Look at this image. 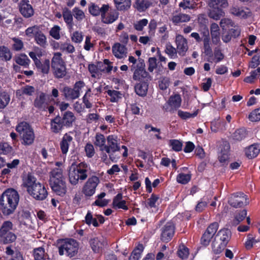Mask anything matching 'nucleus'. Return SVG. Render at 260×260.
I'll list each match as a JSON object with an SVG mask.
<instances>
[{
  "label": "nucleus",
  "instance_id": "bf43d9fd",
  "mask_svg": "<svg viewBox=\"0 0 260 260\" xmlns=\"http://www.w3.org/2000/svg\"><path fill=\"white\" fill-rule=\"evenodd\" d=\"M248 118L252 122L260 121V108L253 110L248 116Z\"/></svg>",
  "mask_w": 260,
  "mask_h": 260
},
{
  "label": "nucleus",
  "instance_id": "a19ab883",
  "mask_svg": "<svg viewBox=\"0 0 260 260\" xmlns=\"http://www.w3.org/2000/svg\"><path fill=\"white\" fill-rule=\"evenodd\" d=\"M246 131L244 128L237 129L232 135V138L235 141H241L246 138Z\"/></svg>",
  "mask_w": 260,
  "mask_h": 260
},
{
  "label": "nucleus",
  "instance_id": "603ef678",
  "mask_svg": "<svg viewBox=\"0 0 260 260\" xmlns=\"http://www.w3.org/2000/svg\"><path fill=\"white\" fill-rule=\"evenodd\" d=\"M247 215V210L243 209L238 213L235 216L233 219V223L235 225L239 224L242 221Z\"/></svg>",
  "mask_w": 260,
  "mask_h": 260
},
{
  "label": "nucleus",
  "instance_id": "69168bd1",
  "mask_svg": "<svg viewBox=\"0 0 260 260\" xmlns=\"http://www.w3.org/2000/svg\"><path fill=\"white\" fill-rule=\"evenodd\" d=\"M60 28L59 26L54 25L50 30V35L54 39L59 40L60 38Z\"/></svg>",
  "mask_w": 260,
  "mask_h": 260
},
{
  "label": "nucleus",
  "instance_id": "7c9ffc66",
  "mask_svg": "<svg viewBox=\"0 0 260 260\" xmlns=\"http://www.w3.org/2000/svg\"><path fill=\"white\" fill-rule=\"evenodd\" d=\"M72 140V137L67 134H66L62 137V140L60 143V147L63 154H66L68 152L70 143Z\"/></svg>",
  "mask_w": 260,
  "mask_h": 260
},
{
  "label": "nucleus",
  "instance_id": "4d7b16f0",
  "mask_svg": "<svg viewBox=\"0 0 260 260\" xmlns=\"http://www.w3.org/2000/svg\"><path fill=\"white\" fill-rule=\"evenodd\" d=\"M108 95L110 96V101L111 102H117L118 100L121 98L120 96V93L119 91L115 90H108L107 91Z\"/></svg>",
  "mask_w": 260,
  "mask_h": 260
},
{
  "label": "nucleus",
  "instance_id": "aec40b11",
  "mask_svg": "<svg viewBox=\"0 0 260 260\" xmlns=\"http://www.w3.org/2000/svg\"><path fill=\"white\" fill-rule=\"evenodd\" d=\"M28 0H22L19 4V11L22 15L26 18L31 17L34 11L31 5L28 4Z\"/></svg>",
  "mask_w": 260,
  "mask_h": 260
},
{
  "label": "nucleus",
  "instance_id": "f8f14e48",
  "mask_svg": "<svg viewBox=\"0 0 260 260\" xmlns=\"http://www.w3.org/2000/svg\"><path fill=\"white\" fill-rule=\"evenodd\" d=\"M120 147L117 143V137L114 135H109L107 137V145H105L102 148L109 155L110 159L112 161H116V158L113 156V153L120 150Z\"/></svg>",
  "mask_w": 260,
  "mask_h": 260
},
{
  "label": "nucleus",
  "instance_id": "5701e85b",
  "mask_svg": "<svg viewBox=\"0 0 260 260\" xmlns=\"http://www.w3.org/2000/svg\"><path fill=\"white\" fill-rule=\"evenodd\" d=\"M89 244L94 253L102 252L104 246V241L103 238L94 237L89 240Z\"/></svg>",
  "mask_w": 260,
  "mask_h": 260
},
{
  "label": "nucleus",
  "instance_id": "4c0bfd02",
  "mask_svg": "<svg viewBox=\"0 0 260 260\" xmlns=\"http://www.w3.org/2000/svg\"><path fill=\"white\" fill-rule=\"evenodd\" d=\"M14 60L18 64L25 68H27L30 62L27 55L24 53H21L19 55L15 56Z\"/></svg>",
  "mask_w": 260,
  "mask_h": 260
},
{
  "label": "nucleus",
  "instance_id": "f3484780",
  "mask_svg": "<svg viewBox=\"0 0 260 260\" xmlns=\"http://www.w3.org/2000/svg\"><path fill=\"white\" fill-rule=\"evenodd\" d=\"M109 8L108 4H103L100 8L98 5L92 3L88 6V11L93 16H98L100 15L102 16L109 11Z\"/></svg>",
  "mask_w": 260,
  "mask_h": 260
},
{
  "label": "nucleus",
  "instance_id": "2f4dec72",
  "mask_svg": "<svg viewBox=\"0 0 260 260\" xmlns=\"http://www.w3.org/2000/svg\"><path fill=\"white\" fill-rule=\"evenodd\" d=\"M260 152V147L257 144H253L245 150L246 156L249 159L256 157Z\"/></svg>",
  "mask_w": 260,
  "mask_h": 260
},
{
  "label": "nucleus",
  "instance_id": "0eeeda50",
  "mask_svg": "<svg viewBox=\"0 0 260 260\" xmlns=\"http://www.w3.org/2000/svg\"><path fill=\"white\" fill-rule=\"evenodd\" d=\"M13 223L10 220L3 222L0 227V244L2 245H11L15 242L17 236L12 232Z\"/></svg>",
  "mask_w": 260,
  "mask_h": 260
},
{
  "label": "nucleus",
  "instance_id": "37998d69",
  "mask_svg": "<svg viewBox=\"0 0 260 260\" xmlns=\"http://www.w3.org/2000/svg\"><path fill=\"white\" fill-rule=\"evenodd\" d=\"M226 246V245L214 239L212 243V251L215 254H219L222 252Z\"/></svg>",
  "mask_w": 260,
  "mask_h": 260
},
{
  "label": "nucleus",
  "instance_id": "4be33fe9",
  "mask_svg": "<svg viewBox=\"0 0 260 260\" xmlns=\"http://www.w3.org/2000/svg\"><path fill=\"white\" fill-rule=\"evenodd\" d=\"M203 53L207 56L206 60L208 62H212L213 51L211 47L210 38L209 35H206L203 39Z\"/></svg>",
  "mask_w": 260,
  "mask_h": 260
},
{
  "label": "nucleus",
  "instance_id": "3c124183",
  "mask_svg": "<svg viewBox=\"0 0 260 260\" xmlns=\"http://www.w3.org/2000/svg\"><path fill=\"white\" fill-rule=\"evenodd\" d=\"M198 114V110H197L193 113H190L188 112L182 111L181 110H178V115L179 117L183 120H186L190 118L195 117Z\"/></svg>",
  "mask_w": 260,
  "mask_h": 260
},
{
  "label": "nucleus",
  "instance_id": "412c9836",
  "mask_svg": "<svg viewBox=\"0 0 260 260\" xmlns=\"http://www.w3.org/2000/svg\"><path fill=\"white\" fill-rule=\"evenodd\" d=\"M231 235L230 230L228 229H221L216 235L214 239L227 246L231 238Z\"/></svg>",
  "mask_w": 260,
  "mask_h": 260
},
{
  "label": "nucleus",
  "instance_id": "9d476101",
  "mask_svg": "<svg viewBox=\"0 0 260 260\" xmlns=\"http://www.w3.org/2000/svg\"><path fill=\"white\" fill-rule=\"evenodd\" d=\"M229 204L235 208H242L249 204L248 196L242 192L232 193L228 200Z\"/></svg>",
  "mask_w": 260,
  "mask_h": 260
},
{
  "label": "nucleus",
  "instance_id": "dca6fc26",
  "mask_svg": "<svg viewBox=\"0 0 260 260\" xmlns=\"http://www.w3.org/2000/svg\"><path fill=\"white\" fill-rule=\"evenodd\" d=\"M48 98V95L46 93L39 92L34 100V107L40 111H46L47 104L49 102L47 100Z\"/></svg>",
  "mask_w": 260,
  "mask_h": 260
},
{
  "label": "nucleus",
  "instance_id": "f704fd0d",
  "mask_svg": "<svg viewBox=\"0 0 260 260\" xmlns=\"http://www.w3.org/2000/svg\"><path fill=\"white\" fill-rule=\"evenodd\" d=\"M151 5L148 0H136L135 7L138 11L142 12L145 11Z\"/></svg>",
  "mask_w": 260,
  "mask_h": 260
},
{
  "label": "nucleus",
  "instance_id": "a18cd8bd",
  "mask_svg": "<svg viewBox=\"0 0 260 260\" xmlns=\"http://www.w3.org/2000/svg\"><path fill=\"white\" fill-rule=\"evenodd\" d=\"M0 57L6 61L10 60L12 58L10 50L5 46H0Z\"/></svg>",
  "mask_w": 260,
  "mask_h": 260
},
{
  "label": "nucleus",
  "instance_id": "49530a36",
  "mask_svg": "<svg viewBox=\"0 0 260 260\" xmlns=\"http://www.w3.org/2000/svg\"><path fill=\"white\" fill-rule=\"evenodd\" d=\"M169 145L171 147L172 150L179 152L182 149V143L179 140L171 139L169 141Z\"/></svg>",
  "mask_w": 260,
  "mask_h": 260
},
{
  "label": "nucleus",
  "instance_id": "864d4df0",
  "mask_svg": "<svg viewBox=\"0 0 260 260\" xmlns=\"http://www.w3.org/2000/svg\"><path fill=\"white\" fill-rule=\"evenodd\" d=\"M234 22L229 18H222L220 21V26L223 30L229 29L230 27L234 26Z\"/></svg>",
  "mask_w": 260,
  "mask_h": 260
},
{
  "label": "nucleus",
  "instance_id": "ddd939ff",
  "mask_svg": "<svg viewBox=\"0 0 260 260\" xmlns=\"http://www.w3.org/2000/svg\"><path fill=\"white\" fill-rule=\"evenodd\" d=\"M175 229V225L173 222H167L160 230V240L166 243L170 241L174 236Z\"/></svg>",
  "mask_w": 260,
  "mask_h": 260
},
{
  "label": "nucleus",
  "instance_id": "774afa93",
  "mask_svg": "<svg viewBox=\"0 0 260 260\" xmlns=\"http://www.w3.org/2000/svg\"><path fill=\"white\" fill-rule=\"evenodd\" d=\"M170 84V80L167 77H163L158 81L159 88L165 90L168 88Z\"/></svg>",
  "mask_w": 260,
  "mask_h": 260
},
{
  "label": "nucleus",
  "instance_id": "a211bd4d",
  "mask_svg": "<svg viewBox=\"0 0 260 260\" xmlns=\"http://www.w3.org/2000/svg\"><path fill=\"white\" fill-rule=\"evenodd\" d=\"M176 43L179 55L181 56H185L188 49L187 40L183 36L178 35L176 37Z\"/></svg>",
  "mask_w": 260,
  "mask_h": 260
},
{
  "label": "nucleus",
  "instance_id": "4468645a",
  "mask_svg": "<svg viewBox=\"0 0 260 260\" xmlns=\"http://www.w3.org/2000/svg\"><path fill=\"white\" fill-rule=\"evenodd\" d=\"M218 228L219 224L218 222H214L211 223L203 234L201 238V244L204 246L209 245L211 240L215 235Z\"/></svg>",
  "mask_w": 260,
  "mask_h": 260
},
{
  "label": "nucleus",
  "instance_id": "393cba45",
  "mask_svg": "<svg viewBox=\"0 0 260 260\" xmlns=\"http://www.w3.org/2000/svg\"><path fill=\"white\" fill-rule=\"evenodd\" d=\"M123 195L122 193H118L113 199L112 204V208L115 209H122L124 210L128 209L127 206L126 205V201L122 200Z\"/></svg>",
  "mask_w": 260,
  "mask_h": 260
},
{
  "label": "nucleus",
  "instance_id": "423d86ee",
  "mask_svg": "<svg viewBox=\"0 0 260 260\" xmlns=\"http://www.w3.org/2000/svg\"><path fill=\"white\" fill-rule=\"evenodd\" d=\"M16 131L20 136L22 145L29 146L34 143L35 138L34 131L28 122H19L16 127Z\"/></svg>",
  "mask_w": 260,
  "mask_h": 260
},
{
  "label": "nucleus",
  "instance_id": "1a4fd4ad",
  "mask_svg": "<svg viewBox=\"0 0 260 260\" xmlns=\"http://www.w3.org/2000/svg\"><path fill=\"white\" fill-rule=\"evenodd\" d=\"M135 67L132 66L131 70L132 71ZM133 79L134 81H150L152 79V77L148 72L146 71L145 63L143 59L139 60V62L136 65V69L134 72Z\"/></svg>",
  "mask_w": 260,
  "mask_h": 260
},
{
  "label": "nucleus",
  "instance_id": "de8ad7c7",
  "mask_svg": "<svg viewBox=\"0 0 260 260\" xmlns=\"http://www.w3.org/2000/svg\"><path fill=\"white\" fill-rule=\"evenodd\" d=\"M10 98L9 94L6 92L0 93V109H3L10 102Z\"/></svg>",
  "mask_w": 260,
  "mask_h": 260
},
{
  "label": "nucleus",
  "instance_id": "6ab92c4d",
  "mask_svg": "<svg viewBox=\"0 0 260 260\" xmlns=\"http://www.w3.org/2000/svg\"><path fill=\"white\" fill-rule=\"evenodd\" d=\"M116 9L109 8V11L102 16V21L105 24H111L117 20L119 13Z\"/></svg>",
  "mask_w": 260,
  "mask_h": 260
},
{
  "label": "nucleus",
  "instance_id": "72a5a7b5",
  "mask_svg": "<svg viewBox=\"0 0 260 260\" xmlns=\"http://www.w3.org/2000/svg\"><path fill=\"white\" fill-rule=\"evenodd\" d=\"M115 6L118 11H125L131 7V0H113Z\"/></svg>",
  "mask_w": 260,
  "mask_h": 260
},
{
  "label": "nucleus",
  "instance_id": "052dcab7",
  "mask_svg": "<svg viewBox=\"0 0 260 260\" xmlns=\"http://www.w3.org/2000/svg\"><path fill=\"white\" fill-rule=\"evenodd\" d=\"M45 253L44 248L40 247L34 249L33 255L35 260H42Z\"/></svg>",
  "mask_w": 260,
  "mask_h": 260
},
{
  "label": "nucleus",
  "instance_id": "bb28decb",
  "mask_svg": "<svg viewBox=\"0 0 260 260\" xmlns=\"http://www.w3.org/2000/svg\"><path fill=\"white\" fill-rule=\"evenodd\" d=\"M149 81H141L135 85V91L138 95L144 97L147 95Z\"/></svg>",
  "mask_w": 260,
  "mask_h": 260
},
{
  "label": "nucleus",
  "instance_id": "9b49d317",
  "mask_svg": "<svg viewBox=\"0 0 260 260\" xmlns=\"http://www.w3.org/2000/svg\"><path fill=\"white\" fill-rule=\"evenodd\" d=\"M182 99L179 94H174L171 95L168 101L163 106L162 109L170 113H174L181 107Z\"/></svg>",
  "mask_w": 260,
  "mask_h": 260
},
{
  "label": "nucleus",
  "instance_id": "f03ea898",
  "mask_svg": "<svg viewBox=\"0 0 260 260\" xmlns=\"http://www.w3.org/2000/svg\"><path fill=\"white\" fill-rule=\"evenodd\" d=\"M23 185L28 193L37 201H43L48 196V192L44 185L37 181V178L31 173L23 178Z\"/></svg>",
  "mask_w": 260,
  "mask_h": 260
},
{
  "label": "nucleus",
  "instance_id": "338daca9",
  "mask_svg": "<svg viewBox=\"0 0 260 260\" xmlns=\"http://www.w3.org/2000/svg\"><path fill=\"white\" fill-rule=\"evenodd\" d=\"M73 12L74 16L78 21L82 20L85 17L84 12L78 7H75L73 9Z\"/></svg>",
  "mask_w": 260,
  "mask_h": 260
},
{
  "label": "nucleus",
  "instance_id": "473e14b6",
  "mask_svg": "<svg viewBox=\"0 0 260 260\" xmlns=\"http://www.w3.org/2000/svg\"><path fill=\"white\" fill-rule=\"evenodd\" d=\"M230 146L229 144L224 146L223 150L221 149L220 154L218 155V160L222 165H226L229 159V150Z\"/></svg>",
  "mask_w": 260,
  "mask_h": 260
},
{
  "label": "nucleus",
  "instance_id": "c03bdc74",
  "mask_svg": "<svg viewBox=\"0 0 260 260\" xmlns=\"http://www.w3.org/2000/svg\"><path fill=\"white\" fill-rule=\"evenodd\" d=\"M36 43L43 48H46L47 43L45 35L41 31L37 32L35 36Z\"/></svg>",
  "mask_w": 260,
  "mask_h": 260
},
{
  "label": "nucleus",
  "instance_id": "09e8293b",
  "mask_svg": "<svg viewBox=\"0 0 260 260\" xmlns=\"http://www.w3.org/2000/svg\"><path fill=\"white\" fill-rule=\"evenodd\" d=\"M210 7L225 8L228 6L227 0H211L209 3Z\"/></svg>",
  "mask_w": 260,
  "mask_h": 260
},
{
  "label": "nucleus",
  "instance_id": "7ed1b4c3",
  "mask_svg": "<svg viewBox=\"0 0 260 260\" xmlns=\"http://www.w3.org/2000/svg\"><path fill=\"white\" fill-rule=\"evenodd\" d=\"M49 183L52 192L57 196L63 197L66 194L67 185L62 169L56 168L50 172Z\"/></svg>",
  "mask_w": 260,
  "mask_h": 260
},
{
  "label": "nucleus",
  "instance_id": "58836bf2",
  "mask_svg": "<svg viewBox=\"0 0 260 260\" xmlns=\"http://www.w3.org/2000/svg\"><path fill=\"white\" fill-rule=\"evenodd\" d=\"M190 20V16L189 15L183 13H179L174 15L172 17V21L175 24L180 23L187 22Z\"/></svg>",
  "mask_w": 260,
  "mask_h": 260
},
{
  "label": "nucleus",
  "instance_id": "a878e982",
  "mask_svg": "<svg viewBox=\"0 0 260 260\" xmlns=\"http://www.w3.org/2000/svg\"><path fill=\"white\" fill-rule=\"evenodd\" d=\"M112 52L116 58H122L126 56L127 48L126 46L119 43H116L112 46Z\"/></svg>",
  "mask_w": 260,
  "mask_h": 260
},
{
  "label": "nucleus",
  "instance_id": "2eb2a0df",
  "mask_svg": "<svg viewBox=\"0 0 260 260\" xmlns=\"http://www.w3.org/2000/svg\"><path fill=\"white\" fill-rule=\"evenodd\" d=\"M100 183L99 178L96 176H92L89 177L84 184L82 188V192L86 197L93 196L95 191V189Z\"/></svg>",
  "mask_w": 260,
  "mask_h": 260
},
{
  "label": "nucleus",
  "instance_id": "ea45409f",
  "mask_svg": "<svg viewBox=\"0 0 260 260\" xmlns=\"http://www.w3.org/2000/svg\"><path fill=\"white\" fill-rule=\"evenodd\" d=\"M62 17L68 27H72L73 25V19L71 11L68 8L64 9L62 11Z\"/></svg>",
  "mask_w": 260,
  "mask_h": 260
},
{
  "label": "nucleus",
  "instance_id": "20e7f679",
  "mask_svg": "<svg viewBox=\"0 0 260 260\" xmlns=\"http://www.w3.org/2000/svg\"><path fill=\"white\" fill-rule=\"evenodd\" d=\"M88 165L85 162L77 164L73 162L69 167L68 176L72 185H77L79 180L84 181L87 178Z\"/></svg>",
  "mask_w": 260,
  "mask_h": 260
},
{
  "label": "nucleus",
  "instance_id": "0e129e2a",
  "mask_svg": "<svg viewBox=\"0 0 260 260\" xmlns=\"http://www.w3.org/2000/svg\"><path fill=\"white\" fill-rule=\"evenodd\" d=\"M148 70L150 72H153L154 69L157 68V59L155 57H149L148 61Z\"/></svg>",
  "mask_w": 260,
  "mask_h": 260
},
{
  "label": "nucleus",
  "instance_id": "f257e3e1",
  "mask_svg": "<svg viewBox=\"0 0 260 260\" xmlns=\"http://www.w3.org/2000/svg\"><path fill=\"white\" fill-rule=\"evenodd\" d=\"M19 201V194L14 188H7L0 197V211L4 216L13 214Z\"/></svg>",
  "mask_w": 260,
  "mask_h": 260
},
{
  "label": "nucleus",
  "instance_id": "e433bc0d",
  "mask_svg": "<svg viewBox=\"0 0 260 260\" xmlns=\"http://www.w3.org/2000/svg\"><path fill=\"white\" fill-rule=\"evenodd\" d=\"M212 9L209 13V16L215 20H219L221 17L224 16V12L221 8L212 7Z\"/></svg>",
  "mask_w": 260,
  "mask_h": 260
},
{
  "label": "nucleus",
  "instance_id": "6e6d98bb",
  "mask_svg": "<svg viewBox=\"0 0 260 260\" xmlns=\"http://www.w3.org/2000/svg\"><path fill=\"white\" fill-rule=\"evenodd\" d=\"M148 23V20L146 18H144L135 23L134 24V28L137 31H142L144 27L146 26Z\"/></svg>",
  "mask_w": 260,
  "mask_h": 260
},
{
  "label": "nucleus",
  "instance_id": "6e6552de",
  "mask_svg": "<svg viewBox=\"0 0 260 260\" xmlns=\"http://www.w3.org/2000/svg\"><path fill=\"white\" fill-rule=\"evenodd\" d=\"M51 67L53 74L56 78H62L67 74V69L65 63L61 58L60 52H56L51 60Z\"/></svg>",
  "mask_w": 260,
  "mask_h": 260
},
{
  "label": "nucleus",
  "instance_id": "e2e57ef3",
  "mask_svg": "<svg viewBox=\"0 0 260 260\" xmlns=\"http://www.w3.org/2000/svg\"><path fill=\"white\" fill-rule=\"evenodd\" d=\"M156 27V21L154 19L151 20L148 24V34L150 38L154 36Z\"/></svg>",
  "mask_w": 260,
  "mask_h": 260
},
{
  "label": "nucleus",
  "instance_id": "c85d7f7f",
  "mask_svg": "<svg viewBox=\"0 0 260 260\" xmlns=\"http://www.w3.org/2000/svg\"><path fill=\"white\" fill-rule=\"evenodd\" d=\"M38 72L43 74H48L50 70V62L49 59H45L44 61L39 60L35 64Z\"/></svg>",
  "mask_w": 260,
  "mask_h": 260
},
{
  "label": "nucleus",
  "instance_id": "c9c22d12",
  "mask_svg": "<svg viewBox=\"0 0 260 260\" xmlns=\"http://www.w3.org/2000/svg\"><path fill=\"white\" fill-rule=\"evenodd\" d=\"M143 250L144 246L143 244H139L133 250L129 257L128 260H139L141 257Z\"/></svg>",
  "mask_w": 260,
  "mask_h": 260
},
{
  "label": "nucleus",
  "instance_id": "cd10ccee",
  "mask_svg": "<svg viewBox=\"0 0 260 260\" xmlns=\"http://www.w3.org/2000/svg\"><path fill=\"white\" fill-rule=\"evenodd\" d=\"M61 119L66 127H71L76 120V117L72 112L68 111L63 114Z\"/></svg>",
  "mask_w": 260,
  "mask_h": 260
},
{
  "label": "nucleus",
  "instance_id": "b1692460",
  "mask_svg": "<svg viewBox=\"0 0 260 260\" xmlns=\"http://www.w3.org/2000/svg\"><path fill=\"white\" fill-rule=\"evenodd\" d=\"M64 125L62 122L61 117L58 115L50 121V129L55 134L60 133L63 128Z\"/></svg>",
  "mask_w": 260,
  "mask_h": 260
},
{
  "label": "nucleus",
  "instance_id": "13d9d810",
  "mask_svg": "<svg viewBox=\"0 0 260 260\" xmlns=\"http://www.w3.org/2000/svg\"><path fill=\"white\" fill-rule=\"evenodd\" d=\"M247 237V239L245 243V246L246 249L250 250L253 247L254 244L258 242V241L253 237L251 234H248Z\"/></svg>",
  "mask_w": 260,
  "mask_h": 260
},
{
  "label": "nucleus",
  "instance_id": "79ce46f5",
  "mask_svg": "<svg viewBox=\"0 0 260 260\" xmlns=\"http://www.w3.org/2000/svg\"><path fill=\"white\" fill-rule=\"evenodd\" d=\"M230 12L232 14L239 17L243 18L247 17V15L243 8L238 6H233L230 9Z\"/></svg>",
  "mask_w": 260,
  "mask_h": 260
},
{
  "label": "nucleus",
  "instance_id": "c756f323",
  "mask_svg": "<svg viewBox=\"0 0 260 260\" xmlns=\"http://www.w3.org/2000/svg\"><path fill=\"white\" fill-rule=\"evenodd\" d=\"M62 92L63 93V95L67 100H74L78 99L80 96L79 92L75 91L73 88L69 86H64Z\"/></svg>",
  "mask_w": 260,
  "mask_h": 260
},
{
  "label": "nucleus",
  "instance_id": "5fc2aeb1",
  "mask_svg": "<svg viewBox=\"0 0 260 260\" xmlns=\"http://www.w3.org/2000/svg\"><path fill=\"white\" fill-rule=\"evenodd\" d=\"M178 256L182 259H186L189 255V249L184 245L179 246L177 251Z\"/></svg>",
  "mask_w": 260,
  "mask_h": 260
},
{
  "label": "nucleus",
  "instance_id": "680f3d73",
  "mask_svg": "<svg viewBox=\"0 0 260 260\" xmlns=\"http://www.w3.org/2000/svg\"><path fill=\"white\" fill-rule=\"evenodd\" d=\"M214 58L212 57V62L214 61L216 63L220 62L224 58V55L219 48H215L214 51Z\"/></svg>",
  "mask_w": 260,
  "mask_h": 260
},
{
  "label": "nucleus",
  "instance_id": "8fccbe9b",
  "mask_svg": "<svg viewBox=\"0 0 260 260\" xmlns=\"http://www.w3.org/2000/svg\"><path fill=\"white\" fill-rule=\"evenodd\" d=\"M191 174H179L176 178L177 181L182 184H186L188 183L191 180Z\"/></svg>",
  "mask_w": 260,
  "mask_h": 260
},
{
  "label": "nucleus",
  "instance_id": "39448f33",
  "mask_svg": "<svg viewBox=\"0 0 260 260\" xmlns=\"http://www.w3.org/2000/svg\"><path fill=\"white\" fill-rule=\"evenodd\" d=\"M56 246L58 249L59 255L64 254L71 258L77 254L79 249V243L73 238L58 239L56 240Z\"/></svg>",
  "mask_w": 260,
  "mask_h": 260
}]
</instances>
